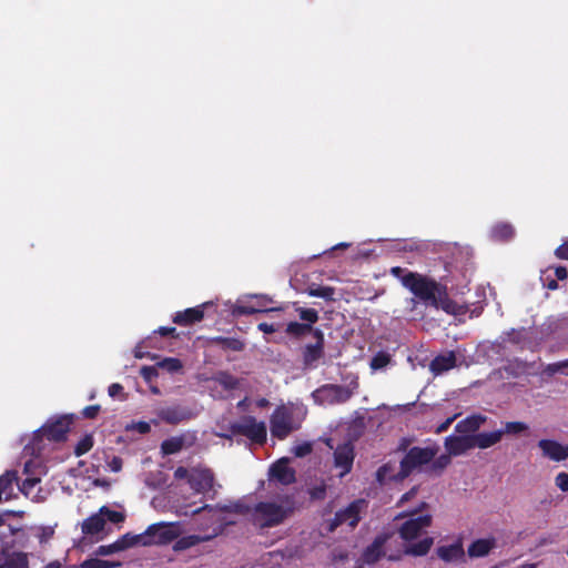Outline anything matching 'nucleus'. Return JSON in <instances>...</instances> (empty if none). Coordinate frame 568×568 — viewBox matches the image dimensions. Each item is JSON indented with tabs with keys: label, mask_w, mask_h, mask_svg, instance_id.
<instances>
[{
	"label": "nucleus",
	"mask_w": 568,
	"mask_h": 568,
	"mask_svg": "<svg viewBox=\"0 0 568 568\" xmlns=\"http://www.w3.org/2000/svg\"><path fill=\"white\" fill-rule=\"evenodd\" d=\"M397 519H403L397 530L403 540L404 554L415 557L427 555L434 545V538L426 534L433 523L428 504L422 501L408 514L398 515Z\"/></svg>",
	"instance_id": "obj_1"
},
{
	"label": "nucleus",
	"mask_w": 568,
	"mask_h": 568,
	"mask_svg": "<svg viewBox=\"0 0 568 568\" xmlns=\"http://www.w3.org/2000/svg\"><path fill=\"white\" fill-rule=\"evenodd\" d=\"M203 513L210 525L207 528H211V532L207 535H190L186 537L180 538L175 545L174 550H185L191 548L200 542L209 541L220 535L222 532L223 526L227 524L234 523L233 519L229 518L231 514H239L242 511V507L240 505H224V506H204L203 508L194 510V514Z\"/></svg>",
	"instance_id": "obj_2"
},
{
	"label": "nucleus",
	"mask_w": 568,
	"mask_h": 568,
	"mask_svg": "<svg viewBox=\"0 0 568 568\" xmlns=\"http://www.w3.org/2000/svg\"><path fill=\"white\" fill-rule=\"evenodd\" d=\"M307 409L303 404L287 403L275 408L270 417L271 435L280 440L297 430L305 419Z\"/></svg>",
	"instance_id": "obj_3"
},
{
	"label": "nucleus",
	"mask_w": 568,
	"mask_h": 568,
	"mask_svg": "<svg viewBox=\"0 0 568 568\" xmlns=\"http://www.w3.org/2000/svg\"><path fill=\"white\" fill-rule=\"evenodd\" d=\"M486 417L481 415L470 416L456 425V432L463 435H450L445 438L446 452L452 456H459L474 448L473 436L468 433L476 432L484 423Z\"/></svg>",
	"instance_id": "obj_4"
},
{
	"label": "nucleus",
	"mask_w": 568,
	"mask_h": 568,
	"mask_svg": "<svg viewBox=\"0 0 568 568\" xmlns=\"http://www.w3.org/2000/svg\"><path fill=\"white\" fill-rule=\"evenodd\" d=\"M358 387L357 378H353L346 386L324 385L312 393L314 402L318 405H334L348 400Z\"/></svg>",
	"instance_id": "obj_5"
},
{
	"label": "nucleus",
	"mask_w": 568,
	"mask_h": 568,
	"mask_svg": "<svg viewBox=\"0 0 568 568\" xmlns=\"http://www.w3.org/2000/svg\"><path fill=\"white\" fill-rule=\"evenodd\" d=\"M291 513L292 508L283 503L266 501L255 506L253 517L260 527H272L281 524Z\"/></svg>",
	"instance_id": "obj_6"
},
{
	"label": "nucleus",
	"mask_w": 568,
	"mask_h": 568,
	"mask_svg": "<svg viewBox=\"0 0 568 568\" xmlns=\"http://www.w3.org/2000/svg\"><path fill=\"white\" fill-rule=\"evenodd\" d=\"M402 283L414 295L425 302H428L429 304L436 302L438 292L442 288L434 281H430L427 277L416 273H408L407 275L403 276Z\"/></svg>",
	"instance_id": "obj_7"
},
{
	"label": "nucleus",
	"mask_w": 568,
	"mask_h": 568,
	"mask_svg": "<svg viewBox=\"0 0 568 568\" xmlns=\"http://www.w3.org/2000/svg\"><path fill=\"white\" fill-rule=\"evenodd\" d=\"M232 433L235 434V436H245L252 443L260 445L264 444L267 438L265 423L247 415L232 423Z\"/></svg>",
	"instance_id": "obj_8"
},
{
	"label": "nucleus",
	"mask_w": 568,
	"mask_h": 568,
	"mask_svg": "<svg viewBox=\"0 0 568 568\" xmlns=\"http://www.w3.org/2000/svg\"><path fill=\"white\" fill-rule=\"evenodd\" d=\"M438 450V446L435 445L410 448L400 463V471L398 474L399 479L408 476L413 469L429 464L435 458Z\"/></svg>",
	"instance_id": "obj_9"
},
{
	"label": "nucleus",
	"mask_w": 568,
	"mask_h": 568,
	"mask_svg": "<svg viewBox=\"0 0 568 568\" xmlns=\"http://www.w3.org/2000/svg\"><path fill=\"white\" fill-rule=\"evenodd\" d=\"M152 545H166L176 539L181 534L179 523H158L148 527Z\"/></svg>",
	"instance_id": "obj_10"
},
{
	"label": "nucleus",
	"mask_w": 568,
	"mask_h": 568,
	"mask_svg": "<svg viewBox=\"0 0 568 568\" xmlns=\"http://www.w3.org/2000/svg\"><path fill=\"white\" fill-rule=\"evenodd\" d=\"M365 507L364 500H356L349 504L345 509L338 511L334 519L328 523V530L333 531L336 527L346 525L354 528L361 520V513Z\"/></svg>",
	"instance_id": "obj_11"
},
{
	"label": "nucleus",
	"mask_w": 568,
	"mask_h": 568,
	"mask_svg": "<svg viewBox=\"0 0 568 568\" xmlns=\"http://www.w3.org/2000/svg\"><path fill=\"white\" fill-rule=\"evenodd\" d=\"M288 458H281L268 470V480L281 485H288L295 480V471L288 465Z\"/></svg>",
	"instance_id": "obj_12"
},
{
	"label": "nucleus",
	"mask_w": 568,
	"mask_h": 568,
	"mask_svg": "<svg viewBox=\"0 0 568 568\" xmlns=\"http://www.w3.org/2000/svg\"><path fill=\"white\" fill-rule=\"evenodd\" d=\"M354 462V447L351 443L338 446L334 452V466L339 469V477L345 476L352 469Z\"/></svg>",
	"instance_id": "obj_13"
},
{
	"label": "nucleus",
	"mask_w": 568,
	"mask_h": 568,
	"mask_svg": "<svg viewBox=\"0 0 568 568\" xmlns=\"http://www.w3.org/2000/svg\"><path fill=\"white\" fill-rule=\"evenodd\" d=\"M190 485L197 493H206L214 487L213 474L207 468H192L190 473Z\"/></svg>",
	"instance_id": "obj_14"
},
{
	"label": "nucleus",
	"mask_w": 568,
	"mask_h": 568,
	"mask_svg": "<svg viewBox=\"0 0 568 568\" xmlns=\"http://www.w3.org/2000/svg\"><path fill=\"white\" fill-rule=\"evenodd\" d=\"M542 456L554 462H561L567 458L568 446L551 439H540L538 442Z\"/></svg>",
	"instance_id": "obj_15"
},
{
	"label": "nucleus",
	"mask_w": 568,
	"mask_h": 568,
	"mask_svg": "<svg viewBox=\"0 0 568 568\" xmlns=\"http://www.w3.org/2000/svg\"><path fill=\"white\" fill-rule=\"evenodd\" d=\"M69 430V422L65 418H60L54 423L47 424L40 429L42 436L49 440H62Z\"/></svg>",
	"instance_id": "obj_16"
},
{
	"label": "nucleus",
	"mask_w": 568,
	"mask_h": 568,
	"mask_svg": "<svg viewBox=\"0 0 568 568\" xmlns=\"http://www.w3.org/2000/svg\"><path fill=\"white\" fill-rule=\"evenodd\" d=\"M504 435H505V432L500 430V429L471 435L474 448L475 447L479 448V449L489 448V447L498 444L501 440Z\"/></svg>",
	"instance_id": "obj_17"
},
{
	"label": "nucleus",
	"mask_w": 568,
	"mask_h": 568,
	"mask_svg": "<svg viewBox=\"0 0 568 568\" xmlns=\"http://www.w3.org/2000/svg\"><path fill=\"white\" fill-rule=\"evenodd\" d=\"M455 365H456L455 354L453 352H448V353H445V354H442V355H438L437 357H435L432 361L429 368L434 375H440V374L452 369L453 367H455Z\"/></svg>",
	"instance_id": "obj_18"
},
{
	"label": "nucleus",
	"mask_w": 568,
	"mask_h": 568,
	"mask_svg": "<svg viewBox=\"0 0 568 568\" xmlns=\"http://www.w3.org/2000/svg\"><path fill=\"white\" fill-rule=\"evenodd\" d=\"M438 558L446 562L457 561L464 556V548L462 542L456 541L450 545L439 546L436 550Z\"/></svg>",
	"instance_id": "obj_19"
},
{
	"label": "nucleus",
	"mask_w": 568,
	"mask_h": 568,
	"mask_svg": "<svg viewBox=\"0 0 568 568\" xmlns=\"http://www.w3.org/2000/svg\"><path fill=\"white\" fill-rule=\"evenodd\" d=\"M389 539L387 535H381L376 537V539L373 541L371 546H368L363 555V560L366 564H374L376 562L382 555H384L383 547L386 544V541Z\"/></svg>",
	"instance_id": "obj_20"
},
{
	"label": "nucleus",
	"mask_w": 568,
	"mask_h": 568,
	"mask_svg": "<svg viewBox=\"0 0 568 568\" xmlns=\"http://www.w3.org/2000/svg\"><path fill=\"white\" fill-rule=\"evenodd\" d=\"M496 541L494 538L475 540L468 547V555L473 558H479L488 555L495 548Z\"/></svg>",
	"instance_id": "obj_21"
},
{
	"label": "nucleus",
	"mask_w": 568,
	"mask_h": 568,
	"mask_svg": "<svg viewBox=\"0 0 568 568\" xmlns=\"http://www.w3.org/2000/svg\"><path fill=\"white\" fill-rule=\"evenodd\" d=\"M105 520L101 510L90 516L82 523V532L84 535H95L104 529Z\"/></svg>",
	"instance_id": "obj_22"
},
{
	"label": "nucleus",
	"mask_w": 568,
	"mask_h": 568,
	"mask_svg": "<svg viewBox=\"0 0 568 568\" xmlns=\"http://www.w3.org/2000/svg\"><path fill=\"white\" fill-rule=\"evenodd\" d=\"M203 318V311L201 307L187 308L184 312H179L173 317V322L179 325H189L199 322Z\"/></svg>",
	"instance_id": "obj_23"
},
{
	"label": "nucleus",
	"mask_w": 568,
	"mask_h": 568,
	"mask_svg": "<svg viewBox=\"0 0 568 568\" xmlns=\"http://www.w3.org/2000/svg\"><path fill=\"white\" fill-rule=\"evenodd\" d=\"M17 480L16 473L7 471L0 476V496L2 499H10L13 497V483Z\"/></svg>",
	"instance_id": "obj_24"
},
{
	"label": "nucleus",
	"mask_w": 568,
	"mask_h": 568,
	"mask_svg": "<svg viewBox=\"0 0 568 568\" xmlns=\"http://www.w3.org/2000/svg\"><path fill=\"white\" fill-rule=\"evenodd\" d=\"M432 305H434L437 308H442L449 314L460 313L462 310L460 306H458L456 303L446 297L442 288L438 292L436 302L432 303Z\"/></svg>",
	"instance_id": "obj_25"
},
{
	"label": "nucleus",
	"mask_w": 568,
	"mask_h": 568,
	"mask_svg": "<svg viewBox=\"0 0 568 568\" xmlns=\"http://www.w3.org/2000/svg\"><path fill=\"white\" fill-rule=\"evenodd\" d=\"M305 292L308 296L312 297H321L325 301H334L335 288L331 286L310 285Z\"/></svg>",
	"instance_id": "obj_26"
},
{
	"label": "nucleus",
	"mask_w": 568,
	"mask_h": 568,
	"mask_svg": "<svg viewBox=\"0 0 568 568\" xmlns=\"http://www.w3.org/2000/svg\"><path fill=\"white\" fill-rule=\"evenodd\" d=\"M184 416V413L179 407H168L159 412V417L171 424L181 422Z\"/></svg>",
	"instance_id": "obj_27"
},
{
	"label": "nucleus",
	"mask_w": 568,
	"mask_h": 568,
	"mask_svg": "<svg viewBox=\"0 0 568 568\" xmlns=\"http://www.w3.org/2000/svg\"><path fill=\"white\" fill-rule=\"evenodd\" d=\"M40 483L39 476L30 475L28 476L21 487L20 490L26 495L27 497H31L32 500L40 501L42 498H40L38 495H32V489Z\"/></svg>",
	"instance_id": "obj_28"
},
{
	"label": "nucleus",
	"mask_w": 568,
	"mask_h": 568,
	"mask_svg": "<svg viewBox=\"0 0 568 568\" xmlns=\"http://www.w3.org/2000/svg\"><path fill=\"white\" fill-rule=\"evenodd\" d=\"M120 566H121V562L108 561V560H102L99 558H90V559L84 560L80 565V568H115V567H120Z\"/></svg>",
	"instance_id": "obj_29"
},
{
	"label": "nucleus",
	"mask_w": 568,
	"mask_h": 568,
	"mask_svg": "<svg viewBox=\"0 0 568 568\" xmlns=\"http://www.w3.org/2000/svg\"><path fill=\"white\" fill-rule=\"evenodd\" d=\"M183 447V439L179 437H173L166 439L162 443L161 449L164 455H171L180 452Z\"/></svg>",
	"instance_id": "obj_30"
},
{
	"label": "nucleus",
	"mask_w": 568,
	"mask_h": 568,
	"mask_svg": "<svg viewBox=\"0 0 568 568\" xmlns=\"http://www.w3.org/2000/svg\"><path fill=\"white\" fill-rule=\"evenodd\" d=\"M213 379L225 389H234L239 386V379L227 373H219Z\"/></svg>",
	"instance_id": "obj_31"
},
{
	"label": "nucleus",
	"mask_w": 568,
	"mask_h": 568,
	"mask_svg": "<svg viewBox=\"0 0 568 568\" xmlns=\"http://www.w3.org/2000/svg\"><path fill=\"white\" fill-rule=\"evenodd\" d=\"M156 366L169 373H175L182 368V363L178 358L166 357L156 363Z\"/></svg>",
	"instance_id": "obj_32"
},
{
	"label": "nucleus",
	"mask_w": 568,
	"mask_h": 568,
	"mask_svg": "<svg viewBox=\"0 0 568 568\" xmlns=\"http://www.w3.org/2000/svg\"><path fill=\"white\" fill-rule=\"evenodd\" d=\"M0 568H28L27 556L23 554H14Z\"/></svg>",
	"instance_id": "obj_33"
},
{
	"label": "nucleus",
	"mask_w": 568,
	"mask_h": 568,
	"mask_svg": "<svg viewBox=\"0 0 568 568\" xmlns=\"http://www.w3.org/2000/svg\"><path fill=\"white\" fill-rule=\"evenodd\" d=\"M390 363V355L384 352L377 353L371 361V368L378 371L385 368Z\"/></svg>",
	"instance_id": "obj_34"
},
{
	"label": "nucleus",
	"mask_w": 568,
	"mask_h": 568,
	"mask_svg": "<svg viewBox=\"0 0 568 568\" xmlns=\"http://www.w3.org/2000/svg\"><path fill=\"white\" fill-rule=\"evenodd\" d=\"M322 356V344L310 345L306 347L304 359L307 365H312Z\"/></svg>",
	"instance_id": "obj_35"
},
{
	"label": "nucleus",
	"mask_w": 568,
	"mask_h": 568,
	"mask_svg": "<svg viewBox=\"0 0 568 568\" xmlns=\"http://www.w3.org/2000/svg\"><path fill=\"white\" fill-rule=\"evenodd\" d=\"M529 429V426L524 422H507L505 423L504 432L505 434L510 435H519L526 433Z\"/></svg>",
	"instance_id": "obj_36"
},
{
	"label": "nucleus",
	"mask_w": 568,
	"mask_h": 568,
	"mask_svg": "<svg viewBox=\"0 0 568 568\" xmlns=\"http://www.w3.org/2000/svg\"><path fill=\"white\" fill-rule=\"evenodd\" d=\"M312 326L308 324H301L297 322H291L286 326V333L294 336H301L311 332Z\"/></svg>",
	"instance_id": "obj_37"
},
{
	"label": "nucleus",
	"mask_w": 568,
	"mask_h": 568,
	"mask_svg": "<svg viewBox=\"0 0 568 568\" xmlns=\"http://www.w3.org/2000/svg\"><path fill=\"white\" fill-rule=\"evenodd\" d=\"M450 458L452 455H449V453L440 455L437 458H434L433 463L429 466L430 470L436 473L442 471L450 464Z\"/></svg>",
	"instance_id": "obj_38"
},
{
	"label": "nucleus",
	"mask_w": 568,
	"mask_h": 568,
	"mask_svg": "<svg viewBox=\"0 0 568 568\" xmlns=\"http://www.w3.org/2000/svg\"><path fill=\"white\" fill-rule=\"evenodd\" d=\"M514 234V230L508 224H499L496 225L493 230V235L497 240H507L510 239Z\"/></svg>",
	"instance_id": "obj_39"
},
{
	"label": "nucleus",
	"mask_w": 568,
	"mask_h": 568,
	"mask_svg": "<svg viewBox=\"0 0 568 568\" xmlns=\"http://www.w3.org/2000/svg\"><path fill=\"white\" fill-rule=\"evenodd\" d=\"M297 312H298L300 318L302 321H305L306 322L305 324H308L310 326L318 321V313H317V311H315L313 308L298 307Z\"/></svg>",
	"instance_id": "obj_40"
},
{
	"label": "nucleus",
	"mask_w": 568,
	"mask_h": 568,
	"mask_svg": "<svg viewBox=\"0 0 568 568\" xmlns=\"http://www.w3.org/2000/svg\"><path fill=\"white\" fill-rule=\"evenodd\" d=\"M93 446V438L91 435H85L75 446V455L81 456L88 453Z\"/></svg>",
	"instance_id": "obj_41"
},
{
	"label": "nucleus",
	"mask_w": 568,
	"mask_h": 568,
	"mask_svg": "<svg viewBox=\"0 0 568 568\" xmlns=\"http://www.w3.org/2000/svg\"><path fill=\"white\" fill-rule=\"evenodd\" d=\"M393 471L394 466H392L390 464L384 465L377 470L376 478L381 484H384L388 479H393L396 477L392 475Z\"/></svg>",
	"instance_id": "obj_42"
},
{
	"label": "nucleus",
	"mask_w": 568,
	"mask_h": 568,
	"mask_svg": "<svg viewBox=\"0 0 568 568\" xmlns=\"http://www.w3.org/2000/svg\"><path fill=\"white\" fill-rule=\"evenodd\" d=\"M104 520L108 519L112 523H122L124 520V514L109 509L108 507L100 508Z\"/></svg>",
	"instance_id": "obj_43"
},
{
	"label": "nucleus",
	"mask_w": 568,
	"mask_h": 568,
	"mask_svg": "<svg viewBox=\"0 0 568 568\" xmlns=\"http://www.w3.org/2000/svg\"><path fill=\"white\" fill-rule=\"evenodd\" d=\"M131 539H132V546H151V541H150V534L148 531V529L142 532V534H139V535H132L131 534Z\"/></svg>",
	"instance_id": "obj_44"
},
{
	"label": "nucleus",
	"mask_w": 568,
	"mask_h": 568,
	"mask_svg": "<svg viewBox=\"0 0 568 568\" xmlns=\"http://www.w3.org/2000/svg\"><path fill=\"white\" fill-rule=\"evenodd\" d=\"M280 311V308H255V306L252 305H240L236 307V312L239 314H253L257 312H274Z\"/></svg>",
	"instance_id": "obj_45"
},
{
	"label": "nucleus",
	"mask_w": 568,
	"mask_h": 568,
	"mask_svg": "<svg viewBox=\"0 0 568 568\" xmlns=\"http://www.w3.org/2000/svg\"><path fill=\"white\" fill-rule=\"evenodd\" d=\"M119 551H121L119 545L116 544V541H114L113 544L110 545L100 546L97 549L95 554L99 556H109Z\"/></svg>",
	"instance_id": "obj_46"
},
{
	"label": "nucleus",
	"mask_w": 568,
	"mask_h": 568,
	"mask_svg": "<svg viewBox=\"0 0 568 568\" xmlns=\"http://www.w3.org/2000/svg\"><path fill=\"white\" fill-rule=\"evenodd\" d=\"M312 450V445L310 443H302L298 445H295L292 449L293 454L296 457H303L310 454Z\"/></svg>",
	"instance_id": "obj_47"
},
{
	"label": "nucleus",
	"mask_w": 568,
	"mask_h": 568,
	"mask_svg": "<svg viewBox=\"0 0 568 568\" xmlns=\"http://www.w3.org/2000/svg\"><path fill=\"white\" fill-rule=\"evenodd\" d=\"M158 366H143L140 371L141 375L146 382H151L158 376Z\"/></svg>",
	"instance_id": "obj_48"
},
{
	"label": "nucleus",
	"mask_w": 568,
	"mask_h": 568,
	"mask_svg": "<svg viewBox=\"0 0 568 568\" xmlns=\"http://www.w3.org/2000/svg\"><path fill=\"white\" fill-rule=\"evenodd\" d=\"M126 429L128 430H136L140 434H145L150 430V425L145 422H138V423H132L131 425H128Z\"/></svg>",
	"instance_id": "obj_49"
},
{
	"label": "nucleus",
	"mask_w": 568,
	"mask_h": 568,
	"mask_svg": "<svg viewBox=\"0 0 568 568\" xmlns=\"http://www.w3.org/2000/svg\"><path fill=\"white\" fill-rule=\"evenodd\" d=\"M556 485L562 491H567L568 490V474L567 473L558 474L556 476Z\"/></svg>",
	"instance_id": "obj_50"
},
{
	"label": "nucleus",
	"mask_w": 568,
	"mask_h": 568,
	"mask_svg": "<svg viewBox=\"0 0 568 568\" xmlns=\"http://www.w3.org/2000/svg\"><path fill=\"white\" fill-rule=\"evenodd\" d=\"M116 544L119 545V548H120L121 551H123V550H125L128 548L133 547L132 546L131 534H125L122 537H120L116 540Z\"/></svg>",
	"instance_id": "obj_51"
},
{
	"label": "nucleus",
	"mask_w": 568,
	"mask_h": 568,
	"mask_svg": "<svg viewBox=\"0 0 568 568\" xmlns=\"http://www.w3.org/2000/svg\"><path fill=\"white\" fill-rule=\"evenodd\" d=\"M310 494L313 499H322L325 496V486L324 485L316 486L311 489Z\"/></svg>",
	"instance_id": "obj_52"
},
{
	"label": "nucleus",
	"mask_w": 568,
	"mask_h": 568,
	"mask_svg": "<svg viewBox=\"0 0 568 568\" xmlns=\"http://www.w3.org/2000/svg\"><path fill=\"white\" fill-rule=\"evenodd\" d=\"M108 466L111 471L118 473L122 469V459L120 457H113Z\"/></svg>",
	"instance_id": "obj_53"
},
{
	"label": "nucleus",
	"mask_w": 568,
	"mask_h": 568,
	"mask_svg": "<svg viewBox=\"0 0 568 568\" xmlns=\"http://www.w3.org/2000/svg\"><path fill=\"white\" fill-rule=\"evenodd\" d=\"M556 255L559 258L568 260V240L557 247Z\"/></svg>",
	"instance_id": "obj_54"
},
{
	"label": "nucleus",
	"mask_w": 568,
	"mask_h": 568,
	"mask_svg": "<svg viewBox=\"0 0 568 568\" xmlns=\"http://www.w3.org/2000/svg\"><path fill=\"white\" fill-rule=\"evenodd\" d=\"M99 410H100V406H98V405L88 406L83 409V415L88 418H94Z\"/></svg>",
	"instance_id": "obj_55"
},
{
	"label": "nucleus",
	"mask_w": 568,
	"mask_h": 568,
	"mask_svg": "<svg viewBox=\"0 0 568 568\" xmlns=\"http://www.w3.org/2000/svg\"><path fill=\"white\" fill-rule=\"evenodd\" d=\"M190 473H191V469L189 470L184 467H179L174 471V477L178 479L187 478V480L190 481Z\"/></svg>",
	"instance_id": "obj_56"
},
{
	"label": "nucleus",
	"mask_w": 568,
	"mask_h": 568,
	"mask_svg": "<svg viewBox=\"0 0 568 568\" xmlns=\"http://www.w3.org/2000/svg\"><path fill=\"white\" fill-rule=\"evenodd\" d=\"M566 367H568V359L564 361V362H560V363H555V364L549 365L548 366V372L554 374V373H557L560 369L566 368Z\"/></svg>",
	"instance_id": "obj_57"
},
{
	"label": "nucleus",
	"mask_w": 568,
	"mask_h": 568,
	"mask_svg": "<svg viewBox=\"0 0 568 568\" xmlns=\"http://www.w3.org/2000/svg\"><path fill=\"white\" fill-rule=\"evenodd\" d=\"M122 389H123V387L120 384L114 383L109 386L108 392L111 397H115L116 395H119L122 392Z\"/></svg>",
	"instance_id": "obj_58"
},
{
	"label": "nucleus",
	"mask_w": 568,
	"mask_h": 568,
	"mask_svg": "<svg viewBox=\"0 0 568 568\" xmlns=\"http://www.w3.org/2000/svg\"><path fill=\"white\" fill-rule=\"evenodd\" d=\"M257 327L265 334L274 333L277 329L273 324L267 323H260Z\"/></svg>",
	"instance_id": "obj_59"
},
{
	"label": "nucleus",
	"mask_w": 568,
	"mask_h": 568,
	"mask_svg": "<svg viewBox=\"0 0 568 568\" xmlns=\"http://www.w3.org/2000/svg\"><path fill=\"white\" fill-rule=\"evenodd\" d=\"M254 297L257 300L255 308H265L266 304L271 302V298L265 295Z\"/></svg>",
	"instance_id": "obj_60"
},
{
	"label": "nucleus",
	"mask_w": 568,
	"mask_h": 568,
	"mask_svg": "<svg viewBox=\"0 0 568 568\" xmlns=\"http://www.w3.org/2000/svg\"><path fill=\"white\" fill-rule=\"evenodd\" d=\"M215 435L226 439H232L235 436V434L232 433V424L227 430L222 429L221 432H216Z\"/></svg>",
	"instance_id": "obj_61"
},
{
	"label": "nucleus",
	"mask_w": 568,
	"mask_h": 568,
	"mask_svg": "<svg viewBox=\"0 0 568 568\" xmlns=\"http://www.w3.org/2000/svg\"><path fill=\"white\" fill-rule=\"evenodd\" d=\"M555 274L558 280H565V278H567V275H568L567 270L561 266L556 268Z\"/></svg>",
	"instance_id": "obj_62"
},
{
	"label": "nucleus",
	"mask_w": 568,
	"mask_h": 568,
	"mask_svg": "<svg viewBox=\"0 0 568 568\" xmlns=\"http://www.w3.org/2000/svg\"><path fill=\"white\" fill-rule=\"evenodd\" d=\"M416 494V488H413L412 490H409L408 493L404 494L399 500L400 504H403L404 501L408 500L409 498H412L413 496H415Z\"/></svg>",
	"instance_id": "obj_63"
},
{
	"label": "nucleus",
	"mask_w": 568,
	"mask_h": 568,
	"mask_svg": "<svg viewBox=\"0 0 568 568\" xmlns=\"http://www.w3.org/2000/svg\"><path fill=\"white\" fill-rule=\"evenodd\" d=\"M62 564L59 560H53L45 565L43 568H61Z\"/></svg>",
	"instance_id": "obj_64"
}]
</instances>
